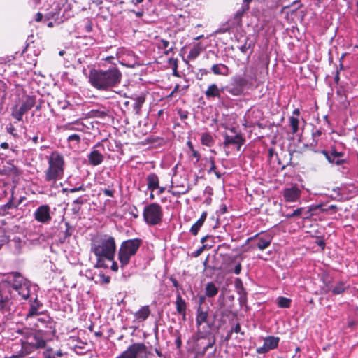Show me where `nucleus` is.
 <instances>
[{
  "mask_svg": "<svg viewBox=\"0 0 358 358\" xmlns=\"http://www.w3.org/2000/svg\"><path fill=\"white\" fill-rule=\"evenodd\" d=\"M6 130L10 134L13 135V136H16V134L15 133V129L12 124H10L8 127H7Z\"/></svg>",
  "mask_w": 358,
  "mask_h": 358,
  "instance_id": "obj_49",
  "label": "nucleus"
},
{
  "mask_svg": "<svg viewBox=\"0 0 358 358\" xmlns=\"http://www.w3.org/2000/svg\"><path fill=\"white\" fill-rule=\"evenodd\" d=\"M208 317V312L204 310L201 306L197 308L196 324L197 327H200L203 323L207 322Z\"/></svg>",
  "mask_w": 358,
  "mask_h": 358,
  "instance_id": "obj_18",
  "label": "nucleus"
},
{
  "mask_svg": "<svg viewBox=\"0 0 358 358\" xmlns=\"http://www.w3.org/2000/svg\"><path fill=\"white\" fill-rule=\"evenodd\" d=\"M234 82L238 87H241V88H243L247 83L246 80L241 76L234 77Z\"/></svg>",
  "mask_w": 358,
  "mask_h": 358,
  "instance_id": "obj_37",
  "label": "nucleus"
},
{
  "mask_svg": "<svg viewBox=\"0 0 358 358\" xmlns=\"http://www.w3.org/2000/svg\"><path fill=\"white\" fill-rule=\"evenodd\" d=\"M48 167L45 171V180L55 184L64 176V159L58 152H52L48 158Z\"/></svg>",
  "mask_w": 358,
  "mask_h": 358,
  "instance_id": "obj_5",
  "label": "nucleus"
},
{
  "mask_svg": "<svg viewBox=\"0 0 358 358\" xmlns=\"http://www.w3.org/2000/svg\"><path fill=\"white\" fill-rule=\"evenodd\" d=\"M210 161V170L209 171H214L215 169V162L213 160V159L210 158L209 159Z\"/></svg>",
  "mask_w": 358,
  "mask_h": 358,
  "instance_id": "obj_59",
  "label": "nucleus"
},
{
  "mask_svg": "<svg viewBox=\"0 0 358 358\" xmlns=\"http://www.w3.org/2000/svg\"><path fill=\"white\" fill-rule=\"evenodd\" d=\"M264 342L269 350H273L278 347L279 338L278 337L268 336L264 339Z\"/></svg>",
  "mask_w": 358,
  "mask_h": 358,
  "instance_id": "obj_30",
  "label": "nucleus"
},
{
  "mask_svg": "<svg viewBox=\"0 0 358 358\" xmlns=\"http://www.w3.org/2000/svg\"><path fill=\"white\" fill-rule=\"evenodd\" d=\"M223 90L224 88L220 89L215 83H213L208 87L204 94L207 99H220Z\"/></svg>",
  "mask_w": 358,
  "mask_h": 358,
  "instance_id": "obj_15",
  "label": "nucleus"
},
{
  "mask_svg": "<svg viewBox=\"0 0 358 358\" xmlns=\"http://www.w3.org/2000/svg\"><path fill=\"white\" fill-rule=\"evenodd\" d=\"M201 143L206 146H211L213 144V138L209 133H204L201 138Z\"/></svg>",
  "mask_w": 358,
  "mask_h": 358,
  "instance_id": "obj_34",
  "label": "nucleus"
},
{
  "mask_svg": "<svg viewBox=\"0 0 358 358\" xmlns=\"http://www.w3.org/2000/svg\"><path fill=\"white\" fill-rule=\"evenodd\" d=\"M228 92L233 96H240L243 94V88L236 86L229 89Z\"/></svg>",
  "mask_w": 358,
  "mask_h": 358,
  "instance_id": "obj_38",
  "label": "nucleus"
},
{
  "mask_svg": "<svg viewBox=\"0 0 358 358\" xmlns=\"http://www.w3.org/2000/svg\"><path fill=\"white\" fill-rule=\"evenodd\" d=\"M43 18V15L41 13H38L36 15V21L40 22Z\"/></svg>",
  "mask_w": 358,
  "mask_h": 358,
  "instance_id": "obj_64",
  "label": "nucleus"
},
{
  "mask_svg": "<svg viewBox=\"0 0 358 358\" xmlns=\"http://www.w3.org/2000/svg\"><path fill=\"white\" fill-rule=\"evenodd\" d=\"M91 251L97 258L95 266L106 268L108 266L105 260L112 261L114 259L116 251L115 238L108 234H100L94 236L91 241Z\"/></svg>",
  "mask_w": 358,
  "mask_h": 358,
  "instance_id": "obj_2",
  "label": "nucleus"
},
{
  "mask_svg": "<svg viewBox=\"0 0 358 358\" xmlns=\"http://www.w3.org/2000/svg\"><path fill=\"white\" fill-rule=\"evenodd\" d=\"M289 123L292 130V134H296L299 130V119L294 116H290L289 117Z\"/></svg>",
  "mask_w": 358,
  "mask_h": 358,
  "instance_id": "obj_27",
  "label": "nucleus"
},
{
  "mask_svg": "<svg viewBox=\"0 0 358 358\" xmlns=\"http://www.w3.org/2000/svg\"><path fill=\"white\" fill-rule=\"evenodd\" d=\"M143 215L148 224L157 225L162 221L163 210L159 204L152 203L144 207Z\"/></svg>",
  "mask_w": 358,
  "mask_h": 358,
  "instance_id": "obj_7",
  "label": "nucleus"
},
{
  "mask_svg": "<svg viewBox=\"0 0 358 358\" xmlns=\"http://www.w3.org/2000/svg\"><path fill=\"white\" fill-rule=\"evenodd\" d=\"M62 128L64 130L84 131L85 127L80 120H78L63 125Z\"/></svg>",
  "mask_w": 358,
  "mask_h": 358,
  "instance_id": "obj_20",
  "label": "nucleus"
},
{
  "mask_svg": "<svg viewBox=\"0 0 358 358\" xmlns=\"http://www.w3.org/2000/svg\"><path fill=\"white\" fill-rule=\"evenodd\" d=\"M35 104L33 96H28L23 101L20 106L15 105L12 108L11 115L18 121L22 120L24 114L31 110Z\"/></svg>",
  "mask_w": 358,
  "mask_h": 358,
  "instance_id": "obj_9",
  "label": "nucleus"
},
{
  "mask_svg": "<svg viewBox=\"0 0 358 358\" xmlns=\"http://www.w3.org/2000/svg\"><path fill=\"white\" fill-rule=\"evenodd\" d=\"M345 287L343 282H339L335 285L332 289L334 294H340L344 292Z\"/></svg>",
  "mask_w": 358,
  "mask_h": 358,
  "instance_id": "obj_36",
  "label": "nucleus"
},
{
  "mask_svg": "<svg viewBox=\"0 0 358 358\" xmlns=\"http://www.w3.org/2000/svg\"><path fill=\"white\" fill-rule=\"evenodd\" d=\"M0 147L2 148V149H8L9 148V145L8 143L6 142H3V143H1L0 144Z\"/></svg>",
  "mask_w": 358,
  "mask_h": 358,
  "instance_id": "obj_63",
  "label": "nucleus"
},
{
  "mask_svg": "<svg viewBox=\"0 0 358 358\" xmlns=\"http://www.w3.org/2000/svg\"><path fill=\"white\" fill-rule=\"evenodd\" d=\"M189 85L186 84L182 86L179 85V92H182V94H185L186 90L188 89Z\"/></svg>",
  "mask_w": 358,
  "mask_h": 358,
  "instance_id": "obj_54",
  "label": "nucleus"
},
{
  "mask_svg": "<svg viewBox=\"0 0 358 358\" xmlns=\"http://www.w3.org/2000/svg\"><path fill=\"white\" fill-rule=\"evenodd\" d=\"M150 314V310L148 306L141 307L137 312L134 313L135 318L140 321L145 320Z\"/></svg>",
  "mask_w": 358,
  "mask_h": 358,
  "instance_id": "obj_22",
  "label": "nucleus"
},
{
  "mask_svg": "<svg viewBox=\"0 0 358 358\" xmlns=\"http://www.w3.org/2000/svg\"><path fill=\"white\" fill-rule=\"evenodd\" d=\"M231 331L235 333H240L242 335L244 334V332L241 331V325L239 323H237L234 327H232Z\"/></svg>",
  "mask_w": 358,
  "mask_h": 358,
  "instance_id": "obj_46",
  "label": "nucleus"
},
{
  "mask_svg": "<svg viewBox=\"0 0 358 358\" xmlns=\"http://www.w3.org/2000/svg\"><path fill=\"white\" fill-rule=\"evenodd\" d=\"M204 248H205V246H204V245H203L202 247H201L200 248H199L198 250H196V251H194V252H193V256H194V257H197L200 256V255H201V254L203 252V250H204Z\"/></svg>",
  "mask_w": 358,
  "mask_h": 358,
  "instance_id": "obj_48",
  "label": "nucleus"
},
{
  "mask_svg": "<svg viewBox=\"0 0 358 358\" xmlns=\"http://www.w3.org/2000/svg\"><path fill=\"white\" fill-rule=\"evenodd\" d=\"M250 48V45H248L247 43H245L243 45H241L239 49L241 52L245 53L247 50Z\"/></svg>",
  "mask_w": 358,
  "mask_h": 358,
  "instance_id": "obj_50",
  "label": "nucleus"
},
{
  "mask_svg": "<svg viewBox=\"0 0 358 358\" xmlns=\"http://www.w3.org/2000/svg\"><path fill=\"white\" fill-rule=\"evenodd\" d=\"M35 220L42 224H48L50 222L52 217L50 215V208L48 205H41L35 210L34 213Z\"/></svg>",
  "mask_w": 358,
  "mask_h": 358,
  "instance_id": "obj_10",
  "label": "nucleus"
},
{
  "mask_svg": "<svg viewBox=\"0 0 358 358\" xmlns=\"http://www.w3.org/2000/svg\"><path fill=\"white\" fill-rule=\"evenodd\" d=\"M148 189L153 192L159 187V178L155 173H150L146 178Z\"/></svg>",
  "mask_w": 358,
  "mask_h": 358,
  "instance_id": "obj_21",
  "label": "nucleus"
},
{
  "mask_svg": "<svg viewBox=\"0 0 358 358\" xmlns=\"http://www.w3.org/2000/svg\"><path fill=\"white\" fill-rule=\"evenodd\" d=\"M85 190H86V187L83 185H82L78 187H73V188L69 189V192L71 193H73V192H78V191H85Z\"/></svg>",
  "mask_w": 358,
  "mask_h": 358,
  "instance_id": "obj_45",
  "label": "nucleus"
},
{
  "mask_svg": "<svg viewBox=\"0 0 358 358\" xmlns=\"http://www.w3.org/2000/svg\"><path fill=\"white\" fill-rule=\"evenodd\" d=\"M203 224V223L201 222V220H197L191 227L190 232L196 236L198 234V231L199 229L201 227V226Z\"/></svg>",
  "mask_w": 358,
  "mask_h": 358,
  "instance_id": "obj_35",
  "label": "nucleus"
},
{
  "mask_svg": "<svg viewBox=\"0 0 358 358\" xmlns=\"http://www.w3.org/2000/svg\"><path fill=\"white\" fill-rule=\"evenodd\" d=\"M206 216H207V213L206 212H203L201 215V217L199 219V220H201V222L203 223H204L205 220H206Z\"/></svg>",
  "mask_w": 358,
  "mask_h": 358,
  "instance_id": "obj_61",
  "label": "nucleus"
},
{
  "mask_svg": "<svg viewBox=\"0 0 358 358\" xmlns=\"http://www.w3.org/2000/svg\"><path fill=\"white\" fill-rule=\"evenodd\" d=\"M20 332L24 336V339L22 340V348L26 353H29L38 348H44L52 335L48 334V331H44L43 329H24Z\"/></svg>",
  "mask_w": 358,
  "mask_h": 358,
  "instance_id": "obj_4",
  "label": "nucleus"
},
{
  "mask_svg": "<svg viewBox=\"0 0 358 358\" xmlns=\"http://www.w3.org/2000/svg\"><path fill=\"white\" fill-rule=\"evenodd\" d=\"M131 99L135 101L134 104V110L135 113L140 115L141 107L145 101V96L144 94H141L139 96L132 97Z\"/></svg>",
  "mask_w": 358,
  "mask_h": 358,
  "instance_id": "obj_24",
  "label": "nucleus"
},
{
  "mask_svg": "<svg viewBox=\"0 0 358 358\" xmlns=\"http://www.w3.org/2000/svg\"><path fill=\"white\" fill-rule=\"evenodd\" d=\"M41 303L36 299L31 303L29 312L26 315L27 320H31L35 318V316L40 315V309L41 308Z\"/></svg>",
  "mask_w": 358,
  "mask_h": 358,
  "instance_id": "obj_16",
  "label": "nucleus"
},
{
  "mask_svg": "<svg viewBox=\"0 0 358 358\" xmlns=\"http://www.w3.org/2000/svg\"><path fill=\"white\" fill-rule=\"evenodd\" d=\"M112 262H113V263L110 266V268L112 271L117 272L118 271V265H117V262H114L113 260H112Z\"/></svg>",
  "mask_w": 358,
  "mask_h": 358,
  "instance_id": "obj_56",
  "label": "nucleus"
},
{
  "mask_svg": "<svg viewBox=\"0 0 358 358\" xmlns=\"http://www.w3.org/2000/svg\"><path fill=\"white\" fill-rule=\"evenodd\" d=\"M211 71L215 75L227 76L229 74V68L224 64H213Z\"/></svg>",
  "mask_w": 358,
  "mask_h": 358,
  "instance_id": "obj_23",
  "label": "nucleus"
},
{
  "mask_svg": "<svg viewBox=\"0 0 358 358\" xmlns=\"http://www.w3.org/2000/svg\"><path fill=\"white\" fill-rule=\"evenodd\" d=\"M68 142H75L76 145H78L81 141V138L80 135L74 134L69 136L67 138Z\"/></svg>",
  "mask_w": 358,
  "mask_h": 358,
  "instance_id": "obj_39",
  "label": "nucleus"
},
{
  "mask_svg": "<svg viewBox=\"0 0 358 358\" xmlns=\"http://www.w3.org/2000/svg\"><path fill=\"white\" fill-rule=\"evenodd\" d=\"M224 141L223 144L225 147L232 144L236 145L237 146V150H239L241 147L244 143V139L243 138L241 134H236L235 136H231L227 134H224Z\"/></svg>",
  "mask_w": 358,
  "mask_h": 358,
  "instance_id": "obj_14",
  "label": "nucleus"
},
{
  "mask_svg": "<svg viewBox=\"0 0 358 358\" xmlns=\"http://www.w3.org/2000/svg\"><path fill=\"white\" fill-rule=\"evenodd\" d=\"M191 150L192 152V157L196 158V162H198L200 159L199 153L196 150H195L194 148H192Z\"/></svg>",
  "mask_w": 358,
  "mask_h": 358,
  "instance_id": "obj_52",
  "label": "nucleus"
},
{
  "mask_svg": "<svg viewBox=\"0 0 358 358\" xmlns=\"http://www.w3.org/2000/svg\"><path fill=\"white\" fill-rule=\"evenodd\" d=\"M36 317V322L34 323V325L36 328L38 329H41L42 327L48 328V330H44V331H48V334H53L55 333V330L52 329V322L50 320V317L48 315H39V316H35Z\"/></svg>",
  "mask_w": 358,
  "mask_h": 358,
  "instance_id": "obj_12",
  "label": "nucleus"
},
{
  "mask_svg": "<svg viewBox=\"0 0 358 358\" xmlns=\"http://www.w3.org/2000/svg\"><path fill=\"white\" fill-rule=\"evenodd\" d=\"M142 241L139 238L129 239L123 241L118 250L117 259L122 268L127 266L131 259L137 253Z\"/></svg>",
  "mask_w": 358,
  "mask_h": 358,
  "instance_id": "obj_6",
  "label": "nucleus"
},
{
  "mask_svg": "<svg viewBox=\"0 0 358 358\" xmlns=\"http://www.w3.org/2000/svg\"><path fill=\"white\" fill-rule=\"evenodd\" d=\"M65 225L66 227V231H65V237L66 238V237H69V236H71L72 231H71V227H70V225H69V224L68 222H66Z\"/></svg>",
  "mask_w": 358,
  "mask_h": 358,
  "instance_id": "obj_47",
  "label": "nucleus"
},
{
  "mask_svg": "<svg viewBox=\"0 0 358 358\" xmlns=\"http://www.w3.org/2000/svg\"><path fill=\"white\" fill-rule=\"evenodd\" d=\"M299 115H300L299 109L296 108L295 110H294L292 116H294V117H298L299 116Z\"/></svg>",
  "mask_w": 358,
  "mask_h": 358,
  "instance_id": "obj_62",
  "label": "nucleus"
},
{
  "mask_svg": "<svg viewBox=\"0 0 358 358\" xmlns=\"http://www.w3.org/2000/svg\"><path fill=\"white\" fill-rule=\"evenodd\" d=\"M269 348L266 345L265 342H264V345L262 347H259L257 348L256 351L258 354H265L269 351Z\"/></svg>",
  "mask_w": 358,
  "mask_h": 358,
  "instance_id": "obj_41",
  "label": "nucleus"
},
{
  "mask_svg": "<svg viewBox=\"0 0 358 358\" xmlns=\"http://www.w3.org/2000/svg\"><path fill=\"white\" fill-rule=\"evenodd\" d=\"M147 353V348L143 343H134L116 358H143Z\"/></svg>",
  "mask_w": 358,
  "mask_h": 358,
  "instance_id": "obj_8",
  "label": "nucleus"
},
{
  "mask_svg": "<svg viewBox=\"0 0 358 358\" xmlns=\"http://www.w3.org/2000/svg\"><path fill=\"white\" fill-rule=\"evenodd\" d=\"M88 161L92 166L101 164L104 159L103 155L96 150H92L87 155Z\"/></svg>",
  "mask_w": 358,
  "mask_h": 358,
  "instance_id": "obj_17",
  "label": "nucleus"
},
{
  "mask_svg": "<svg viewBox=\"0 0 358 358\" xmlns=\"http://www.w3.org/2000/svg\"><path fill=\"white\" fill-rule=\"evenodd\" d=\"M249 8V6L248 5H243L242 6V10H238L236 13V15H234V22L236 24V25L239 26L241 24V17L243 15V14L246 11L248 10Z\"/></svg>",
  "mask_w": 358,
  "mask_h": 358,
  "instance_id": "obj_32",
  "label": "nucleus"
},
{
  "mask_svg": "<svg viewBox=\"0 0 358 358\" xmlns=\"http://www.w3.org/2000/svg\"><path fill=\"white\" fill-rule=\"evenodd\" d=\"M85 202H87V199H83V197H79L73 201V204L80 206L85 203Z\"/></svg>",
  "mask_w": 358,
  "mask_h": 358,
  "instance_id": "obj_44",
  "label": "nucleus"
},
{
  "mask_svg": "<svg viewBox=\"0 0 358 358\" xmlns=\"http://www.w3.org/2000/svg\"><path fill=\"white\" fill-rule=\"evenodd\" d=\"M103 193L107 196H109V197H113V192L112 190H110V189H105L103 190Z\"/></svg>",
  "mask_w": 358,
  "mask_h": 358,
  "instance_id": "obj_55",
  "label": "nucleus"
},
{
  "mask_svg": "<svg viewBox=\"0 0 358 358\" xmlns=\"http://www.w3.org/2000/svg\"><path fill=\"white\" fill-rule=\"evenodd\" d=\"M301 195V189L296 187L292 186L288 188H285L282 192V196L286 202H296L299 200Z\"/></svg>",
  "mask_w": 358,
  "mask_h": 358,
  "instance_id": "obj_11",
  "label": "nucleus"
},
{
  "mask_svg": "<svg viewBox=\"0 0 358 358\" xmlns=\"http://www.w3.org/2000/svg\"><path fill=\"white\" fill-rule=\"evenodd\" d=\"M122 73L115 66L108 69H92L90 72L89 82L99 90H107L120 83Z\"/></svg>",
  "mask_w": 358,
  "mask_h": 358,
  "instance_id": "obj_3",
  "label": "nucleus"
},
{
  "mask_svg": "<svg viewBox=\"0 0 358 358\" xmlns=\"http://www.w3.org/2000/svg\"><path fill=\"white\" fill-rule=\"evenodd\" d=\"M176 347L177 348H180L182 345V341H181V338H180V336L178 335L176 339Z\"/></svg>",
  "mask_w": 358,
  "mask_h": 358,
  "instance_id": "obj_53",
  "label": "nucleus"
},
{
  "mask_svg": "<svg viewBox=\"0 0 358 358\" xmlns=\"http://www.w3.org/2000/svg\"><path fill=\"white\" fill-rule=\"evenodd\" d=\"M91 113H94V117H103L106 115V113L103 111L92 110Z\"/></svg>",
  "mask_w": 358,
  "mask_h": 358,
  "instance_id": "obj_51",
  "label": "nucleus"
},
{
  "mask_svg": "<svg viewBox=\"0 0 358 358\" xmlns=\"http://www.w3.org/2000/svg\"><path fill=\"white\" fill-rule=\"evenodd\" d=\"M331 156H334V157L341 159V157L344 155L341 152H337L335 149L332 150L331 153L329 154Z\"/></svg>",
  "mask_w": 358,
  "mask_h": 358,
  "instance_id": "obj_43",
  "label": "nucleus"
},
{
  "mask_svg": "<svg viewBox=\"0 0 358 358\" xmlns=\"http://www.w3.org/2000/svg\"><path fill=\"white\" fill-rule=\"evenodd\" d=\"M241 271V264H238L235 268H234V273L236 274V275H238Z\"/></svg>",
  "mask_w": 358,
  "mask_h": 358,
  "instance_id": "obj_57",
  "label": "nucleus"
},
{
  "mask_svg": "<svg viewBox=\"0 0 358 358\" xmlns=\"http://www.w3.org/2000/svg\"><path fill=\"white\" fill-rule=\"evenodd\" d=\"M202 47L200 43H197L195 45L192 47V48L190 50L187 57L189 59H196L201 52L202 51Z\"/></svg>",
  "mask_w": 358,
  "mask_h": 358,
  "instance_id": "obj_29",
  "label": "nucleus"
},
{
  "mask_svg": "<svg viewBox=\"0 0 358 358\" xmlns=\"http://www.w3.org/2000/svg\"><path fill=\"white\" fill-rule=\"evenodd\" d=\"M157 45L159 48L166 50L169 45V42L165 39H161L159 41Z\"/></svg>",
  "mask_w": 358,
  "mask_h": 358,
  "instance_id": "obj_40",
  "label": "nucleus"
},
{
  "mask_svg": "<svg viewBox=\"0 0 358 358\" xmlns=\"http://www.w3.org/2000/svg\"><path fill=\"white\" fill-rule=\"evenodd\" d=\"M317 210H319L321 212L332 211L331 213H334L337 211L338 208L335 205H330L328 206H325L324 204L312 205L308 207V211L306 213V217H310L313 215V212H315Z\"/></svg>",
  "mask_w": 358,
  "mask_h": 358,
  "instance_id": "obj_13",
  "label": "nucleus"
},
{
  "mask_svg": "<svg viewBox=\"0 0 358 358\" xmlns=\"http://www.w3.org/2000/svg\"><path fill=\"white\" fill-rule=\"evenodd\" d=\"M308 211V209L306 210L305 208H298L296 210H294L292 213H288L286 215L287 218H292V217H303V218H306V212Z\"/></svg>",
  "mask_w": 358,
  "mask_h": 358,
  "instance_id": "obj_28",
  "label": "nucleus"
},
{
  "mask_svg": "<svg viewBox=\"0 0 358 358\" xmlns=\"http://www.w3.org/2000/svg\"><path fill=\"white\" fill-rule=\"evenodd\" d=\"M15 293L26 299L30 294L29 282L19 273H11L7 275L6 282L0 287V310L8 311L13 303Z\"/></svg>",
  "mask_w": 358,
  "mask_h": 358,
  "instance_id": "obj_1",
  "label": "nucleus"
},
{
  "mask_svg": "<svg viewBox=\"0 0 358 358\" xmlns=\"http://www.w3.org/2000/svg\"><path fill=\"white\" fill-rule=\"evenodd\" d=\"M62 352H61V350H58L55 352V354H52L50 353V352L49 350L47 351V352L45 353V357L46 358H55V355H57V357H62Z\"/></svg>",
  "mask_w": 358,
  "mask_h": 358,
  "instance_id": "obj_42",
  "label": "nucleus"
},
{
  "mask_svg": "<svg viewBox=\"0 0 358 358\" xmlns=\"http://www.w3.org/2000/svg\"><path fill=\"white\" fill-rule=\"evenodd\" d=\"M292 300L290 299L280 296L277 299V303L280 308H288L291 306Z\"/></svg>",
  "mask_w": 358,
  "mask_h": 358,
  "instance_id": "obj_33",
  "label": "nucleus"
},
{
  "mask_svg": "<svg viewBox=\"0 0 358 358\" xmlns=\"http://www.w3.org/2000/svg\"><path fill=\"white\" fill-rule=\"evenodd\" d=\"M206 295L208 297H213L218 293V287L213 282H208L205 287Z\"/></svg>",
  "mask_w": 358,
  "mask_h": 358,
  "instance_id": "obj_26",
  "label": "nucleus"
},
{
  "mask_svg": "<svg viewBox=\"0 0 358 358\" xmlns=\"http://www.w3.org/2000/svg\"><path fill=\"white\" fill-rule=\"evenodd\" d=\"M176 305L177 312L179 314H182V315H185V310H186V303H185V300L182 299V298L180 294H178L177 295Z\"/></svg>",
  "mask_w": 358,
  "mask_h": 358,
  "instance_id": "obj_25",
  "label": "nucleus"
},
{
  "mask_svg": "<svg viewBox=\"0 0 358 358\" xmlns=\"http://www.w3.org/2000/svg\"><path fill=\"white\" fill-rule=\"evenodd\" d=\"M179 92V85L178 84V85H176L174 87V88H173V91H172V92H171V94H169V96H173V94H174L175 93H177V92Z\"/></svg>",
  "mask_w": 358,
  "mask_h": 358,
  "instance_id": "obj_58",
  "label": "nucleus"
},
{
  "mask_svg": "<svg viewBox=\"0 0 358 358\" xmlns=\"http://www.w3.org/2000/svg\"><path fill=\"white\" fill-rule=\"evenodd\" d=\"M322 153L326 157V159L329 163L336 164V165H341L345 162L343 159H338L334 157V156L329 155V153L325 150H322Z\"/></svg>",
  "mask_w": 358,
  "mask_h": 358,
  "instance_id": "obj_31",
  "label": "nucleus"
},
{
  "mask_svg": "<svg viewBox=\"0 0 358 358\" xmlns=\"http://www.w3.org/2000/svg\"><path fill=\"white\" fill-rule=\"evenodd\" d=\"M101 278L102 282L104 283H108L110 282V278L108 276L101 275Z\"/></svg>",
  "mask_w": 358,
  "mask_h": 358,
  "instance_id": "obj_60",
  "label": "nucleus"
},
{
  "mask_svg": "<svg viewBox=\"0 0 358 358\" xmlns=\"http://www.w3.org/2000/svg\"><path fill=\"white\" fill-rule=\"evenodd\" d=\"M272 241V236L269 234H264L261 236L257 237V247L260 250H264L267 248Z\"/></svg>",
  "mask_w": 358,
  "mask_h": 358,
  "instance_id": "obj_19",
  "label": "nucleus"
}]
</instances>
